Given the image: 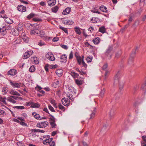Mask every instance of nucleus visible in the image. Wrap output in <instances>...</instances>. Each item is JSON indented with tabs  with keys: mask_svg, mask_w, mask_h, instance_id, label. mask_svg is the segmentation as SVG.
<instances>
[{
	"mask_svg": "<svg viewBox=\"0 0 146 146\" xmlns=\"http://www.w3.org/2000/svg\"><path fill=\"white\" fill-rule=\"evenodd\" d=\"M120 73L119 71H118L114 77L113 84L115 85L120 82Z\"/></svg>",
	"mask_w": 146,
	"mask_h": 146,
	"instance_id": "nucleus-1",
	"label": "nucleus"
},
{
	"mask_svg": "<svg viewBox=\"0 0 146 146\" xmlns=\"http://www.w3.org/2000/svg\"><path fill=\"white\" fill-rule=\"evenodd\" d=\"M138 47H136L135 49L132 51L128 60V63L129 64H133V59L136 54V51Z\"/></svg>",
	"mask_w": 146,
	"mask_h": 146,
	"instance_id": "nucleus-2",
	"label": "nucleus"
},
{
	"mask_svg": "<svg viewBox=\"0 0 146 146\" xmlns=\"http://www.w3.org/2000/svg\"><path fill=\"white\" fill-rule=\"evenodd\" d=\"M48 122L44 121L37 123L36 126L39 128H43L46 127L48 125Z\"/></svg>",
	"mask_w": 146,
	"mask_h": 146,
	"instance_id": "nucleus-3",
	"label": "nucleus"
},
{
	"mask_svg": "<svg viewBox=\"0 0 146 146\" xmlns=\"http://www.w3.org/2000/svg\"><path fill=\"white\" fill-rule=\"evenodd\" d=\"M46 58L50 61H54L55 60V58L54 55L51 52H48L46 55Z\"/></svg>",
	"mask_w": 146,
	"mask_h": 146,
	"instance_id": "nucleus-4",
	"label": "nucleus"
},
{
	"mask_svg": "<svg viewBox=\"0 0 146 146\" xmlns=\"http://www.w3.org/2000/svg\"><path fill=\"white\" fill-rule=\"evenodd\" d=\"M33 53V52L32 51H28L24 53L23 58L24 59H27Z\"/></svg>",
	"mask_w": 146,
	"mask_h": 146,
	"instance_id": "nucleus-5",
	"label": "nucleus"
},
{
	"mask_svg": "<svg viewBox=\"0 0 146 146\" xmlns=\"http://www.w3.org/2000/svg\"><path fill=\"white\" fill-rule=\"evenodd\" d=\"M36 25L35 24H34V26L36 28L33 30H31L30 32V34L31 35H38V29H39V26H37L38 27H36Z\"/></svg>",
	"mask_w": 146,
	"mask_h": 146,
	"instance_id": "nucleus-6",
	"label": "nucleus"
},
{
	"mask_svg": "<svg viewBox=\"0 0 146 146\" xmlns=\"http://www.w3.org/2000/svg\"><path fill=\"white\" fill-rule=\"evenodd\" d=\"M62 19V22L64 24L70 25H72L74 23V22L72 20L64 18Z\"/></svg>",
	"mask_w": 146,
	"mask_h": 146,
	"instance_id": "nucleus-7",
	"label": "nucleus"
},
{
	"mask_svg": "<svg viewBox=\"0 0 146 146\" xmlns=\"http://www.w3.org/2000/svg\"><path fill=\"white\" fill-rule=\"evenodd\" d=\"M62 104L64 106H68L69 105L70 101H68L67 98H63L62 99Z\"/></svg>",
	"mask_w": 146,
	"mask_h": 146,
	"instance_id": "nucleus-8",
	"label": "nucleus"
},
{
	"mask_svg": "<svg viewBox=\"0 0 146 146\" xmlns=\"http://www.w3.org/2000/svg\"><path fill=\"white\" fill-rule=\"evenodd\" d=\"M18 10L21 12H24L26 11V7L23 5H18L17 7Z\"/></svg>",
	"mask_w": 146,
	"mask_h": 146,
	"instance_id": "nucleus-9",
	"label": "nucleus"
},
{
	"mask_svg": "<svg viewBox=\"0 0 146 146\" xmlns=\"http://www.w3.org/2000/svg\"><path fill=\"white\" fill-rule=\"evenodd\" d=\"M6 27L5 26H3L2 28L0 27V33H1V34L3 35H4L7 33Z\"/></svg>",
	"mask_w": 146,
	"mask_h": 146,
	"instance_id": "nucleus-10",
	"label": "nucleus"
},
{
	"mask_svg": "<svg viewBox=\"0 0 146 146\" xmlns=\"http://www.w3.org/2000/svg\"><path fill=\"white\" fill-rule=\"evenodd\" d=\"M67 56L66 54H63L60 56V62L62 63L66 62L67 61Z\"/></svg>",
	"mask_w": 146,
	"mask_h": 146,
	"instance_id": "nucleus-11",
	"label": "nucleus"
},
{
	"mask_svg": "<svg viewBox=\"0 0 146 146\" xmlns=\"http://www.w3.org/2000/svg\"><path fill=\"white\" fill-rule=\"evenodd\" d=\"M96 107L94 108L93 110L92 111V113L90 114V117L89 119H92L94 118L95 117V114L96 112Z\"/></svg>",
	"mask_w": 146,
	"mask_h": 146,
	"instance_id": "nucleus-12",
	"label": "nucleus"
},
{
	"mask_svg": "<svg viewBox=\"0 0 146 146\" xmlns=\"http://www.w3.org/2000/svg\"><path fill=\"white\" fill-rule=\"evenodd\" d=\"M115 114V110L114 109L112 108L110 110L109 112V115L110 117L111 118H112L113 117Z\"/></svg>",
	"mask_w": 146,
	"mask_h": 146,
	"instance_id": "nucleus-13",
	"label": "nucleus"
},
{
	"mask_svg": "<svg viewBox=\"0 0 146 146\" xmlns=\"http://www.w3.org/2000/svg\"><path fill=\"white\" fill-rule=\"evenodd\" d=\"M10 83L11 85L14 88H19L21 86L20 84L17 83L15 82H10Z\"/></svg>",
	"mask_w": 146,
	"mask_h": 146,
	"instance_id": "nucleus-14",
	"label": "nucleus"
},
{
	"mask_svg": "<svg viewBox=\"0 0 146 146\" xmlns=\"http://www.w3.org/2000/svg\"><path fill=\"white\" fill-rule=\"evenodd\" d=\"M113 49V47L112 46H109L108 49L107 50L105 53V54L107 56H108L109 54L112 51Z\"/></svg>",
	"mask_w": 146,
	"mask_h": 146,
	"instance_id": "nucleus-15",
	"label": "nucleus"
},
{
	"mask_svg": "<svg viewBox=\"0 0 146 146\" xmlns=\"http://www.w3.org/2000/svg\"><path fill=\"white\" fill-rule=\"evenodd\" d=\"M71 8L69 7L66 8L62 12V14L66 15L68 14L71 11Z\"/></svg>",
	"mask_w": 146,
	"mask_h": 146,
	"instance_id": "nucleus-16",
	"label": "nucleus"
},
{
	"mask_svg": "<svg viewBox=\"0 0 146 146\" xmlns=\"http://www.w3.org/2000/svg\"><path fill=\"white\" fill-rule=\"evenodd\" d=\"M56 2V0H49L48 1V5L50 6H52L54 5Z\"/></svg>",
	"mask_w": 146,
	"mask_h": 146,
	"instance_id": "nucleus-17",
	"label": "nucleus"
},
{
	"mask_svg": "<svg viewBox=\"0 0 146 146\" xmlns=\"http://www.w3.org/2000/svg\"><path fill=\"white\" fill-rule=\"evenodd\" d=\"M17 72V71L15 69H11L10 70V75L14 76L16 74Z\"/></svg>",
	"mask_w": 146,
	"mask_h": 146,
	"instance_id": "nucleus-18",
	"label": "nucleus"
},
{
	"mask_svg": "<svg viewBox=\"0 0 146 146\" xmlns=\"http://www.w3.org/2000/svg\"><path fill=\"white\" fill-rule=\"evenodd\" d=\"M100 9L104 12L107 13L108 11L107 8L104 5L100 6Z\"/></svg>",
	"mask_w": 146,
	"mask_h": 146,
	"instance_id": "nucleus-19",
	"label": "nucleus"
},
{
	"mask_svg": "<svg viewBox=\"0 0 146 146\" xmlns=\"http://www.w3.org/2000/svg\"><path fill=\"white\" fill-rule=\"evenodd\" d=\"M30 105H31V107L33 108H38L40 107V105L36 103H34L33 102H31L30 103Z\"/></svg>",
	"mask_w": 146,
	"mask_h": 146,
	"instance_id": "nucleus-20",
	"label": "nucleus"
},
{
	"mask_svg": "<svg viewBox=\"0 0 146 146\" xmlns=\"http://www.w3.org/2000/svg\"><path fill=\"white\" fill-rule=\"evenodd\" d=\"M50 103L52 104L53 105V106H54L55 108H57V104L56 103L55 101L53 99H50Z\"/></svg>",
	"mask_w": 146,
	"mask_h": 146,
	"instance_id": "nucleus-21",
	"label": "nucleus"
},
{
	"mask_svg": "<svg viewBox=\"0 0 146 146\" xmlns=\"http://www.w3.org/2000/svg\"><path fill=\"white\" fill-rule=\"evenodd\" d=\"M101 122L103 124V127L102 129V130H106L107 127L108 126V124L106 122H104L103 121H101Z\"/></svg>",
	"mask_w": 146,
	"mask_h": 146,
	"instance_id": "nucleus-22",
	"label": "nucleus"
},
{
	"mask_svg": "<svg viewBox=\"0 0 146 146\" xmlns=\"http://www.w3.org/2000/svg\"><path fill=\"white\" fill-rule=\"evenodd\" d=\"M74 30L76 33L78 35H80L81 34V32L80 28L77 27H74Z\"/></svg>",
	"mask_w": 146,
	"mask_h": 146,
	"instance_id": "nucleus-23",
	"label": "nucleus"
},
{
	"mask_svg": "<svg viewBox=\"0 0 146 146\" xmlns=\"http://www.w3.org/2000/svg\"><path fill=\"white\" fill-rule=\"evenodd\" d=\"M56 74L60 77L61 76L63 73V71L62 70H57L56 72Z\"/></svg>",
	"mask_w": 146,
	"mask_h": 146,
	"instance_id": "nucleus-24",
	"label": "nucleus"
},
{
	"mask_svg": "<svg viewBox=\"0 0 146 146\" xmlns=\"http://www.w3.org/2000/svg\"><path fill=\"white\" fill-rule=\"evenodd\" d=\"M93 40L94 43L95 44H98L100 42V39L99 37L94 38L93 39Z\"/></svg>",
	"mask_w": 146,
	"mask_h": 146,
	"instance_id": "nucleus-25",
	"label": "nucleus"
},
{
	"mask_svg": "<svg viewBox=\"0 0 146 146\" xmlns=\"http://www.w3.org/2000/svg\"><path fill=\"white\" fill-rule=\"evenodd\" d=\"M23 29V25L22 24H19L18 25L17 30L19 31H21Z\"/></svg>",
	"mask_w": 146,
	"mask_h": 146,
	"instance_id": "nucleus-26",
	"label": "nucleus"
},
{
	"mask_svg": "<svg viewBox=\"0 0 146 146\" xmlns=\"http://www.w3.org/2000/svg\"><path fill=\"white\" fill-rule=\"evenodd\" d=\"M53 140V138H49L48 139H46L44 141L43 143L45 145H47V143H49L51 141H52Z\"/></svg>",
	"mask_w": 146,
	"mask_h": 146,
	"instance_id": "nucleus-27",
	"label": "nucleus"
},
{
	"mask_svg": "<svg viewBox=\"0 0 146 146\" xmlns=\"http://www.w3.org/2000/svg\"><path fill=\"white\" fill-rule=\"evenodd\" d=\"M118 84L119 90H121L123 88L124 83L120 81Z\"/></svg>",
	"mask_w": 146,
	"mask_h": 146,
	"instance_id": "nucleus-28",
	"label": "nucleus"
},
{
	"mask_svg": "<svg viewBox=\"0 0 146 146\" xmlns=\"http://www.w3.org/2000/svg\"><path fill=\"white\" fill-rule=\"evenodd\" d=\"M74 78H77L79 76V74L74 72H72L70 74Z\"/></svg>",
	"mask_w": 146,
	"mask_h": 146,
	"instance_id": "nucleus-29",
	"label": "nucleus"
},
{
	"mask_svg": "<svg viewBox=\"0 0 146 146\" xmlns=\"http://www.w3.org/2000/svg\"><path fill=\"white\" fill-rule=\"evenodd\" d=\"M13 98L14 99H17V97L15 96H10V102H12L13 103H15L16 102V101L15 100H13L12 99V98Z\"/></svg>",
	"mask_w": 146,
	"mask_h": 146,
	"instance_id": "nucleus-30",
	"label": "nucleus"
},
{
	"mask_svg": "<svg viewBox=\"0 0 146 146\" xmlns=\"http://www.w3.org/2000/svg\"><path fill=\"white\" fill-rule=\"evenodd\" d=\"M58 8H59L57 6H56L55 7H52L51 9V11L53 12L56 13L57 11Z\"/></svg>",
	"mask_w": 146,
	"mask_h": 146,
	"instance_id": "nucleus-31",
	"label": "nucleus"
},
{
	"mask_svg": "<svg viewBox=\"0 0 146 146\" xmlns=\"http://www.w3.org/2000/svg\"><path fill=\"white\" fill-rule=\"evenodd\" d=\"M32 115L34 116L37 119H39L40 118V117L39 114L36 113V112L33 113Z\"/></svg>",
	"mask_w": 146,
	"mask_h": 146,
	"instance_id": "nucleus-32",
	"label": "nucleus"
},
{
	"mask_svg": "<svg viewBox=\"0 0 146 146\" xmlns=\"http://www.w3.org/2000/svg\"><path fill=\"white\" fill-rule=\"evenodd\" d=\"M106 31V30L104 27H101L99 29V31L103 33H105Z\"/></svg>",
	"mask_w": 146,
	"mask_h": 146,
	"instance_id": "nucleus-33",
	"label": "nucleus"
},
{
	"mask_svg": "<svg viewBox=\"0 0 146 146\" xmlns=\"http://www.w3.org/2000/svg\"><path fill=\"white\" fill-rule=\"evenodd\" d=\"M5 98H2V97H1L0 98V101L1 102V104H6L5 100H6Z\"/></svg>",
	"mask_w": 146,
	"mask_h": 146,
	"instance_id": "nucleus-34",
	"label": "nucleus"
},
{
	"mask_svg": "<svg viewBox=\"0 0 146 146\" xmlns=\"http://www.w3.org/2000/svg\"><path fill=\"white\" fill-rule=\"evenodd\" d=\"M35 66L34 65L32 66L29 68V71L30 72H33L35 70Z\"/></svg>",
	"mask_w": 146,
	"mask_h": 146,
	"instance_id": "nucleus-35",
	"label": "nucleus"
},
{
	"mask_svg": "<svg viewBox=\"0 0 146 146\" xmlns=\"http://www.w3.org/2000/svg\"><path fill=\"white\" fill-rule=\"evenodd\" d=\"M44 31H42L41 30H38V35L39 36H42L44 35Z\"/></svg>",
	"mask_w": 146,
	"mask_h": 146,
	"instance_id": "nucleus-36",
	"label": "nucleus"
},
{
	"mask_svg": "<svg viewBox=\"0 0 146 146\" xmlns=\"http://www.w3.org/2000/svg\"><path fill=\"white\" fill-rule=\"evenodd\" d=\"M105 92V90L104 88L101 89V92L100 93V96L101 97H103Z\"/></svg>",
	"mask_w": 146,
	"mask_h": 146,
	"instance_id": "nucleus-37",
	"label": "nucleus"
},
{
	"mask_svg": "<svg viewBox=\"0 0 146 146\" xmlns=\"http://www.w3.org/2000/svg\"><path fill=\"white\" fill-rule=\"evenodd\" d=\"M76 83L78 85H81L82 84L83 81L81 80H76Z\"/></svg>",
	"mask_w": 146,
	"mask_h": 146,
	"instance_id": "nucleus-38",
	"label": "nucleus"
},
{
	"mask_svg": "<svg viewBox=\"0 0 146 146\" xmlns=\"http://www.w3.org/2000/svg\"><path fill=\"white\" fill-rule=\"evenodd\" d=\"M77 60L78 61V63L79 65H81V62H82V59H81V58L80 56L77 57Z\"/></svg>",
	"mask_w": 146,
	"mask_h": 146,
	"instance_id": "nucleus-39",
	"label": "nucleus"
},
{
	"mask_svg": "<svg viewBox=\"0 0 146 146\" xmlns=\"http://www.w3.org/2000/svg\"><path fill=\"white\" fill-rule=\"evenodd\" d=\"M59 28L63 30L65 33L68 34V31L67 28L63 27L62 26H60Z\"/></svg>",
	"mask_w": 146,
	"mask_h": 146,
	"instance_id": "nucleus-40",
	"label": "nucleus"
},
{
	"mask_svg": "<svg viewBox=\"0 0 146 146\" xmlns=\"http://www.w3.org/2000/svg\"><path fill=\"white\" fill-rule=\"evenodd\" d=\"M121 50L118 51L116 52L115 54V57L116 58H118L121 55Z\"/></svg>",
	"mask_w": 146,
	"mask_h": 146,
	"instance_id": "nucleus-41",
	"label": "nucleus"
},
{
	"mask_svg": "<svg viewBox=\"0 0 146 146\" xmlns=\"http://www.w3.org/2000/svg\"><path fill=\"white\" fill-rule=\"evenodd\" d=\"M49 116H50L51 117H50L49 118V120L51 121H51L50 122H55V118L53 116H52V115L50 114Z\"/></svg>",
	"mask_w": 146,
	"mask_h": 146,
	"instance_id": "nucleus-42",
	"label": "nucleus"
},
{
	"mask_svg": "<svg viewBox=\"0 0 146 146\" xmlns=\"http://www.w3.org/2000/svg\"><path fill=\"white\" fill-rule=\"evenodd\" d=\"M132 21V17H130L129 19L128 24V25H125V27L124 29H125V28H127L128 27L129 24L130 22H131Z\"/></svg>",
	"mask_w": 146,
	"mask_h": 146,
	"instance_id": "nucleus-43",
	"label": "nucleus"
},
{
	"mask_svg": "<svg viewBox=\"0 0 146 146\" xmlns=\"http://www.w3.org/2000/svg\"><path fill=\"white\" fill-rule=\"evenodd\" d=\"M54 83L56 85L58 86H59L61 84V82L60 80H56L55 82Z\"/></svg>",
	"mask_w": 146,
	"mask_h": 146,
	"instance_id": "nucleus-44",
	"label": "nucleus"
},
{
	"mask_svg": "<svg viewBox=\"0 0 146 146\" xmlns=\"http://www.w3.org/2000/svg\"><path fill=\"white\" fill-rule=\"evenodd\" d=\"M58 108L60 109L61 110H63V111L65 110L64 107L60 103L59 104H58Z\"/></svg>",
	"mask_w": 146,
	"mask_h": 146,
	"instance_id": "nucleus-45",
	"label": "nucleus"
},
{
	"mask_svg": "<svg viewBox=\"0 0 146 146\" xmlns=\"http://www.w3.org/2000/svg\"><path fill=\"white\" fill-rule=\"evenodd\" d=\"M7 91V88H6V87H3L2 89V92H4L3 93L4 94H6Z\"/></svg>",
	"mask_w": 146,
	"mask_h": 146,
	"instance_id": "nucleus-46",
	"label": "nucleus"
},
{
	"mask_svg": "<svg viewBox=\"0 0 146 146\" xmlns=\"http://www.w3.org/2000/svg\"><path fill=\"white\" fill-rule=\"evenodd\" d=\"M47 144H49L50 146H55V143L54 141H51L48 143Z\"/></svg>",
	"mask_w": 146,
	"mask_h": 146,
	"instance_id": "nucleus-47",
	"label": "nucleus"
},
{
	"mask_svg": "<svg viewBox=\"0 0 146 146\" xmlns=\"http://www.w3.org/2000/svg\"><path fill=\"white\" fill-rule=\"evenodd\" d=\"M67 97L69 98V99L72 101L74 99V97L71 94H67Z\"/></svg>",
	"mask_w": 146,
	"mask_h": 146,
	"instance_id": "nucleus-48",
	"label": "nucleus"
},
{
	"mask_svg": "<svg viewBox=\"0 0 146 146\" xmlns=\"http://www.w3.org/2000/svg\"><path fill=\"white\" fill-rule=\"evenodd\" d=\"M45 43L44 42H43L42 40H40L39 42H38V44L40 46H41L45 45Z\"/></svg>",
	"mask_w": 146,
	"mask_h": 146,
	"instance_id": "nucleus-49",
	"label": "nucleus"
},
{
	"mask_svg": "<svg viewBox=\"0 0 146 146\" xmlns=\"http://www.w3.org/2000/svg\"><path fill=\"white\" fill-rule=\"evenodd\" d=\"M16 30H15V29L14 28L12 29L11 30L10 33H11L13 35H15L16 34Z\"/></svg>",
	"mask_w": 146,
	"mask_h": 146,
	"instance_id": "nucleus-50",
	"label": "nucleus"
},
{
	"mask_svg": "<svg viewBox=\"0 0 146 146\" xmlns=\"http://www.w3.org/2000/svg\"><path fill=\"white\" fill-rule=\"evenodd\" d=\"M10 93L11 94L17 95L18 93L16 91H15L13 90H11L10 92Z\"/></svg>",
	"mask_w": 146,
	"mask_h": 146,
	"instance_id": "nucleus-51",
	"label": "nucleus"
},
{
	"mask_svg": "<svg viewBox=\"0 0 146 146\" xmlns=\"http://www.w3.org/2000/svg\"><path fill=\"white\" fill-rule=\"evenodd\" d=\"M34 16V14L33 13H31L29 15H28L27 16V18L28 19H30L33 17Z\"/></svg>",
	"mask_w": 146,
	"mask_h": 146,
	"instance_id": "nucleus-52",
	"label": "nucleus"
},
{
	"mask_svg": "<svg viewBox=\"0 0 146 146\" xmlns=\"http://www.w3.org/2000/svg\"><path fill=\"white\" fill-rule=\"evenodd\" d=\"M34 59L33 60L34 63L35 64H38L39 63V61L37 60V58L34 57Z\"/></svg>",
	"mask_w": 146,
	"mask_h": 146,
	"instance_id": "nucleus-53",
	"label": "nucleus"
},
{
	"mask_svg": "<svg viewBox=\"0 0 146 146\" xmlns=\"http://www.w3.org/2000/svg\"><path fill=\"white\" fill-rule=\"evenodd\" d=\"M84 140L82 141V143L84 146H88L89 144L87 143L86 142H85L84 141Z\"/></svg>",
	"mask_w": 146,
	"mask_h": 146,
	"instance_id": "nucleus-54",
	"label": "nucleus"
},
{
	"mask_svg": "<svg viewBox=\"0 0 146 146\" xmlns=\"http://www.w3.org/2000/svg\"><path fill=\"white\" fill-rule=\"evenodd\" d=\"M92 57H88L86 59L87 62H90L92 61Z\"/></svg>",
	"mask_w": 146,
	"mask_h": 146,
	"instance_id": "nucleus-55",
	"label": "nucleus"
},
{
	"mask_svg": "<svg viewBox=\"0 0 146 146\" xmlns=\"http://www.w3.org/2000/svg\"><path fill=\"white\" fill-rule=\"evenodd\" d=\"M82 64L83 65V66L86 69L87 67V65L84 61L83 59H82Z\"/></svg>",
	"mask_w": 146,
	"mask_h": 146,
	"instance_id": "nucleus-56",
	"label": "nucleus"
},
{
	"mask_svg": "<svg viewBox=\"0 0 146 146\" xmlns=\"http://www.w3.org/2000/svg\"><path fill=\"white\" fill-rule=\"evenodd\" d=\"M73 58V54L72 51H71L70 52V53L69 57V59H72Z\"/></svg>",
	"mask_w": 146,
	"mask_h": 146,
	"instance_id": "nucleus-57",
	"label": "nucleus"
},
{
	"mask_svg": "<svg viewBox=\"0 0 146 146\" xmlns=\"http://www.w3.org/2000/svg\"><path fill=\"white\" fill-rule=\"evenodd\" d=\"M55 122H50V124L52 126V128L55 127L56 125V124L55 123Z\"/></svg>",
	"mask_w": 146,
	"mask_h": 146,
	"instance_id": "nucleus-58",
	"label": "nucleus"
},
{
	"mask_svg": "<svg viewBox=\"0 0 146 146\" xmlns=\"http://www.w3.org/2000/svg\"><path fill=\"white\" fill-rule=\"evenodd\" d=\"M48 108L50 111L52 112H55V110H54L53 108L51 105H49Z\"/></svg>",
	"mask_w": 146,
	"mask_h": 146,
	"instance_id": "nucleus-59",
	"label": "nucleus"
},
{
	"mask_svg": "<svg viewBox=\"0 0 146 146\" xmlns=\"http://www.w3.org/2000/svg\"><path fill=\"white\" fill-rule=\"evenodd\" d=\"M16 108H17V109H23L25 108V107L23 106H17L15 107Z\"/></svg>",
	"mask_w": 146,
	"mask_h": 146,
	"instance_id": "nucleus-60",
	"label": "nucleus"
},
{
	"mask_svg": "<svg viewBox=\"0 0 146 146\" xmlns=\"http://www.w3.org/2000/svg\"><path fill=\"white\" fill-rule=\"evenodd\" d=\"M56 65H49L48 67L50 69L55 68H56Z\"/></svg>",
	"mask_w": 146,
	"mask_h": 146,
	"instance_id": "nucleus-61",
	"label": "nucleus"
},
{
	"mask_svg": "<svg viewBox=\"0 0 146 146\" xmlns=\"http://www.w3.org/2000/svg\"><path fill=\"white\" fill-rule=\"evenodd\" d=\"M49 66V64H46L45 65V66L44 67L45 70L46 72H48V68Z\"/></svg>",
	"mask_w": 146,
	"mask_h": 146,
	"instance_id": "nucleus-62",
	"label": "nucleus"
},
{
	"mask_svg": "<svg viewBox=\"0 0 146 146\" xmlns=\"http://www.w3.org/2000/svg\"><path fill=\"white\" fill-rule=\"evenodd\" d=\"M89 133V132L88 131H86L85 132L84 134V139H85V137H87L88 136V135Z\"/></svg>",
	"mask_w": 146,
	"mask_h": 146,
	"instance_id": "nucleus-63",
	"label": "nucleus"
},
{
	"mask_svg": "<svg viewBox=\"0 0 146 146\" xmlns=\"http://www.w3.org/2000/svg\"><path fill=\"white\" fill-rule=\"evenodd\" d=\"M59 40V38L57 37H55L52 39V40L54 42L58 41Z\"/></svg>",
	"mask_w": 146,
	"mask_h": 146,
	"instance_id": "nucleus-64",
	"label": "nucleus"
}]
</instances>
